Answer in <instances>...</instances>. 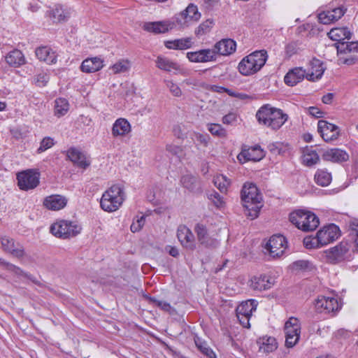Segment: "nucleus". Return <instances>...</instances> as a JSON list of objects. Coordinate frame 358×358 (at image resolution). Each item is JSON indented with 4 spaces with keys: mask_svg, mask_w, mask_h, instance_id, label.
Returning a JSON list of instances; mask_svg holds the SVG:
<instances>
[{
    "mask_svg": "<svg viewBox=\"0 0 358 358\" xmlns=\"http://www.w3.org/2000/svg\"><path fill=\"white\" fill-rule=\"evenodd\" d=\"M241 198L245 215L250 220L257 218L263 205L262 194L256 185L245 182L241 191Z\"/></svg>",
    "mask_w": 358,
    "mask_h": 358,
    "instance_id": "1",
    "label": "nucleus"
},
{
    "mask_svg": "<svg viewBox=\"0 0 358 358\" xmlns=\"http://www.w3.org/2000/svg\"><path fill=\"white\" fill-rule=\"evenodd\" d=\"M256 118L260 124L273 130H278L287 120L288 115L281 109L265 104L257 110Z\"/></svg>",
    "mask_w": 358,
    "mask_h": 358,
    "instance_id": "2",
    "label": "nucleus"
},
{
    "mask_svg": "<svg viewBox=\"0 0 358 358\" xmlns=\"http://www.w3.org/2000/svg\"><path fill=\"white\" fill-rule=\"evenodd\" d=\"M267 59L266 50H256L241 59L238 66V71L243 76L253 75L260 71Z\"/></svg>",
    "mask_w": 358,
    "mask_h": 358,
    "instance_id": "3",
    "label": "nucleus"
},
{
    "mask_svg": "<svg viewBox=\"0 0 358 358\" xmlns=\"http://www.w3.org/2000/svg\"><path fill=\"white\" fill-rule=\"evenodd\" d=\"M289 219L294 225L303 231H314L320 224L319 218L315 213L301 209L292 212Z\"/></svg>",
    "mask_w": 358,
    "mask_h": 358,
    "instance_id": "4",
    "label": "nucleus"
},
{
    "mask_svg": "<svg viewBox=\"0 0 358 358\" xmlns=\"http://www.w3.org/2000/svg\"><path fill=\"white\" fill-rule=\"evenodd\" d=\"M124 200V192L120 185H113L102 195L100 205L107 212L117 210Z\"/></svg>",
    "mask_w": 358,
    "mask_h": 358,
    "instance_id": "5",
    "label": "nucleus"
},
{
    "mask_svg": "<svg viewBox=\"0 0 358 358\" xmlns=\"http://www.w3.org/2000/svg\"><path fill=\"white\" fill-rule=\"evenodd\" d=\"M82 227L76 222L61 220L53 223L50 227V232L56 237L69 238L79 234Z\"/></svg>",
    "mask_w": 358,
    "mask_h": 358,
    "instance_id": "6",
    "label": "nucleus"
},
{
    "mask_svg": "<svg viewBox=\"0 0 358 358\" xmlns=\"http://www.w3.org/2000/svg\"><path fill=\"white\" fill-rule=\"evenodd\" d=\"M338 57V64H346L348 66L355 64L357 61L356 55L346 57L347 54L358 52V41L355 42H340L335 43Z\"/></svg>",
    "mask_w": 358,
    "mask_h": 358,
    "instance_id": "7",
    "label": "nucleus"
},
{
    "mask_svg": "<svg viewBox=\"0 0 358 358\" xmlns=\"http://www.w3.org/2000/svg\"><path fill=\"white\" fill-rule=\"evenodd\" d=\"M200 17L201 13L199 12L197 6L189 3L184 10L176 15L175 20L180 27L184 28L197 22Z\"/></svg>",
    "mask_w": 358,
    "mask_h": 358,
    "instance_id": "8",
    "label": "nucleus"
},
{
    "mask_svg": "<svg viewBox=\"0 0 358 358\" xmlns=\"http://www.w3.org/2000/svg\"><path fill=\"white\" fill-rule=\"evenodd\" d=\"M349 250L348 243L341 241L336 246L325 251L327 262L331 264H336L344 261Z\"/></svg>",
    "mask_w": 358,
    "mask_h": 358,
    "instance_id": "9",
    "label": "nucleus"
},
{
    "mask_svg": "<svg viewBox=\"0 0 358 358\" xmlns=\"http://www.w3.org/2000/svg\"><path fill=\"white\" fill-rule=\"evenodd\" d=\"M17 185L22 190L34 189L39 184V173L32 170H27L17 175Z\"/></svg>",
    "mask_w": 358,
    "mask_h": 358,
    "instance_id": "10",
    "label": "nucleus"
},
{
    "mask_svg": "<svg viewBox=\"0 0 358 358\" xmlns=\"http://www.w3.org/2000/svg\"><path fill=\"white\" fill-rule=\"evenodd\" d=\"M286 248V238L280 234L273 235L265 245V249L273 257H280L284 253Z\"/></svg>",
    "mask_w": 358,
    "mask_h": 358,
    "instance_id": "11",
    "label": "nucleus"
},
{
    "mask_svg": "<svg viewBox=\"0 0 358 358\" xmlns=\"http://www.w3.org/2000/svg\"><path fill=\"white\" fill-rule=\"evenodd\" d=\"M265 156L264 151L259 145L251 147L244 145L241 152L238 155L237 159L239 162L244 164L248 161L259 162Z\"/></svg>",
    "mask_w": 358,
    "mask_h": 358,
    "instance_id": "12",
    "label": "nucleus"
},
{
    "mask_svg": "<svg viewBox=\"0 0 358 358\" xmlns=\"http://www.w3.org/2000/svg\"><path fill=\"white\" fill-rule=\"evenodd\" d=\"M317 131L326 142L336 140L340 136L338 127L324 120L318 121Z\"/></svg>",
    "mask_w": 358,
    "mask_h": 358,
    "instance_id": "13",
    "label": "nucleus"
},
{
    "mask_svg": "<svg viewBox=\"0 0 358 358\" xmlns=\"http://www.w3.org/2000/svg\"><path fill=\"white\" fill-rule=\"evenodd\" d=\"M3 250L18 259L24 257L26 255L24 246L13 238L3 236L1 238Z\"/></svg>",
    "mask_w": 358,
    "mask_h": 358,
    "instance_id": "14",
    "label": "nucleus"
},
{
    "mask_svg": "<svg viewBox=\"0 0 358 358\" xmlns=\"http://www.w3.org/2000/svg\"><path fill=\"white\" fill-rule=\"evenodd\" d=\"M340 229L338 226L331 224L323 227L317 231L318 238L320 245H326L338 238L340 236Z\"/></svg>",
    "mask_w": 358,
    "mask_h": 358,
    "instance_id": "15",
    "label": "nucleus"
},
{
    "mask_svg": "<svg viewBox=\"0 0 358 358\" xmlns=\"http://www.w3.org/2000/svg\"><path fill=\"white\" fill-rule=\"evenodd\" d=\"M187 58L189 62L194 63H206L217 60V56L213 49H202L195 52H189L187 53Z\"/></svg>",
    "mask_w": 358,
    "mask_h": 358,
    "instance_id": "16",
    "label": "nucleus"
},
{
    "mask_svg": "<svg viewBox=\"0 0 358 358\" xmlns=\"http://www.w3.org/2000/svg\"><path fill=\"white\" fill-rule=\"evenodd\" d=\"M66 157L74 165L83 169H86L90 165V161L87 159L85 155L74 147L66 151Z\"/></svg>",
    "mask_w": 358,
    "mask_h": 358,
    "instance_id": "17",
    "label": "nucleus"
},
{
    "mask_svg": "<svg viewBox=\"0 0 358 358\" xmlns=\"http://www.w3.org/2000/svg\"><path fill=\"white\" fill-rule=\"evenodd\" d=\"M315 307L318 310H324L326 313H332L341 308L336 298L325 296L317 297L315 301Z\"/></svg>",
    "mask_w": 358,
    "mask_h": 358,
    "instance_id": "18",
    "label": "nucleus"
},
{
    "mask_svg": "<svg viewBox=\"0 0 358 358\" xmlns=\"http://www.w3.org/2000/svg\"><path fill=\"white\" fill-rule=\"evenodd\" d=\"M213 50L216 56L217 55H230L236 51V43L231 38H223L214 45Z\"/></svg>",
    "mask_w": 358,
    "mask_h": 358,
    "instance_id": "19",
    "label": "nucleus"
},
{
    "mask_svg": "<svg viewBox=\"0 0 358 358\" xmlns=\"http://www.w3.org/2000/svg\"><path fill=\"white\" fill-rule=\"evenodd\" d=\"M346 8L343 6L335 8L331 10L323 11L318 15L319 21L324 24L336 22L341 18L345 13Z\"/></svg>",
    "mask_w": 358,
    "mask_h": 358,
    "instance_id": "20",
    "label": "nucleus"
},
{
    "mask_svg": "<svg viewBox=\"0 0 358 358\" xmlns=\"http://www.w3.org/2000/svg\"><path fill=\"white\" fill-rule=\"evenodd\" d=\"M194 231L197 236L199 242L207 248H215L217 244V241L210 237L206 225L198 223L194 227Z\"/></svg>",
    "mask_w": 358,
    "mask_h": 358,
    "instance_id": "21",
    "label": "nucleus"
},
{
    "mask_svg": "<svg viewBox=\"0 0 358 358\" xmlns=\"http://www.w3.org/2000/svg\"><path fill=\"white\" fill-rule=\"evenodd\" d=\"M321 155L324 160L336 163L347 162L349 159L348 154L338 148L321 150Z\"/></svg>",
    "mask_w": 358,
    "mask_h": 358,
    "instance_id": "22",
    "label": "nucleus"
},
{
    "mask_svg": "<svg viewBox=\"0 0 358 358\" xmlns=\"http://www.w3.org/2000/svg\"><path fill=\"white\" fill-rule=\"evenodd\" d=\"M177 237L185 248L189 250L194 249V236L186 226L182 225L178 228Z\"/></svg>",
    "mask_w": 358,
    "mask_h": 358,
    "instance_id": "23",
    "label": "nucleus"
},
{
    "mask_svg": "<svg viewBox=\"0 0 358 358\" xmlns=\"http://www.w3.org/2000/svg\"><path fill=\"white\" fill-rule=\"evenodd\" d=\"M180 182L182 187L193 193L202 192L201 182L199 177L192 175H185L181 177Z\"/></svg>",
    "mask_w": 358,
    "mask_h": 358,
    "instance_id": "24",
    "label": "nucleus"
},
{
    "mask_svg": "<svg viewBox=\"0 0 358 358\" xmlns=\"http://www.w3.org/2000/svg\"><path fill=\"white\" fill-rule=\"evenodd\" d=\"M66 198L58 194L47 196L43 201L44 206L51 210L62 209L66 206Z\"/></svg>",
    "mask_w": 358,
    "mask_h": 358,
    "instance_id": "25",
    "label": "nucleus"
},
{
    "mask_svg": "<svg viewBox=\"0 0 358 358\" xmlns=\"http://www.w3.org/2000/svg\"><path fill=\"white\" fill-rule=\"evenodd\" d=\"M259 346V351L264 353H271L278 348V343L276 339L273 336H264L257 341Z\"/></svg>",
    "mask_w": 358,
    "mask_h": 358,
    "instance_id": "26",
    "label": "nucleus"
},
{
    "mask_svg": "<svg viewBox=\"0 0 358 358\" xmlns=\"http://www.w3.org/2000/svg\"><path fill=\"white\" fill-rule=\"evenodd\" d=\"M273 285V282L271 278L266 275H260L251 279L250 286L253 290L262 291L270 289Z\"/></svg>",
    "mask_w": 358,
    "mask_h": 358,
    "instance_id": "27",
    "label": "nucleus"
},
{
    "mask_svg": "<svg viewBox=\"0 0 358 358\" xmlns=\"http://www.w3.org/2000/svg\"><path fill=\"white\" fill-rule=\"evenodd\" d=\"M103 61L98 57L87 58L81 64L80 69L85 73H94L101 70Z\"/></svg>",
    "mask_w": 358,
    "mask_h": 358,
    "instance_id": "28",
    "label": "nucleus"
},
{
    "mask_svg": "<svg viewBox=\"0 0 358 358\" xmlns=\"http://www.w3.org/2000/svg\"><path fill=\"white\" fill-rule=\"evenodd\" d=\"M310 70L308 73H306V78L310 81H315L320 79L324 73V68L323 63L317 59H313L310 62Z\"/></svg>",
    "mask_w": 358,
    "mask_h": 358,
    "instance_id": "29",
    "label": "nucleus"
},
{
    "mask_svg": "<svg viewBox=\"0 0 358 358\" xmlns=\"http://www.w3.org/2000/svg\"><path fill=\"white\" fill-rule=\"evenodd\" d=\"M36 56L48 64H52L57 62V55L50 48L47 46L39 47L36 49Z\"/></svg>",
    "mask_w": 358,
    "mask_h": 358,
    "instance_id": "30",
    "label": "nucleus"
},
{
    "mask_svg": "<svg viewBox=\"0 0 358 358\" xmlns=\"http://www.w3.org/2000/svg\"><path fill=\"white\" fill-rule=\"evenodd\" d=\"M306 75L305 70L301 67H296L287 73L284 78V81L289 86H294L302 81Z\"/></svg>",
    "mask_w": 358,
    "mask_h": 358,
    "instance_id": "31",
    "label": "nucleus"
},
{
    "mask_svg": "<svg viewBox=\"0 0 358 358\" xmlns=\"http://www.w3.org/2000/svg\"><path fill=\"white\" fill-rule=\"evenodd\" d=\"M143 29L148 32L158 34L167 32L169 29H172V26L166 22L159 21L145 22L143 26Z\"/></svg>",
    "mask_w": 358,
    "mask_h": 358,
    "instance_id": "32",
    "label": "nucleus"
},
{
    "mask_svg": "<svg viewBox=\"0 0 358 358\" xmlns=\"http://www.w3.org/2000/svg\"><path fill=\"white\" fill-rule=\"evenodd\" d=\"M130 131V123L124 118H118L113 124L112 135L113 137L124 136Z\"/></svg>",
    "mask_w": 358,
    "mask_h": 358,
    "instance_id": "33",
    "label": "nucleus"
},
{
    "mask_svg": "<svg viewBox=\"0 0 358 358\" xmlns=\"http://www.w3.org/2000/svg\"><path fill=\"white\" fill-rule=\"evenodd\" d=\"M193 42L191 37L166 41L164 42L165 47L170 50H187L190 48Z\"/></svg>",
    "mask_w": 358,
    "mask_h": 358,
    "instance_id": "34",
    "label": "nucleus"
},
{
    "mask_svg": "<svg viewBox=\"0 0 358 358\" xmlns=\"http://www.w3.org/2000/svg\"><path fill=\"white\" fill-rule=\"evenodd\" d=\"M328 36L332 41H338V43L345 42V39L351 38L352 33L348 27H336L330 30Z\"/></svg>",
    "mask_w": 358,
    "mask_h": 358,
    "instance_id": "35",
    "label": "nucleus"
},
{
    "mask_svg": "<svg viewBox=\"0 0 358 358\" xmlns=\"http://www.w3.org/2000/svg\"><path fill=\"white\" fill-rule=\"evenodd\" d=\"M155 63L157 68L166 72L178 71L180 69V65L177 62L163 56H158Z\"/></svg>",
    "mask_w": 358,
    "mask_h": 358,
    "instance_id": "36",
    "label": "nucleus"
},
{
    "mask_svg": "<svg viewBox=\"0 0 358 358\" xmlns=\"http://www.w3.org/2000/svg\"><path fill=\"white\" fill-rule=\"evenodd\" d=\"M6 62L10 66L19 67L25 64L26 60L23 53L20 50L15 49L6 55Z\"/></svg>",
    "mask_w": 358,
    "mask_h": 358,
    "instance_id": "37",
    "label": "nucleus"
},
{
    "mask_svg": "<svg viewBox=\"0 0 358 358\" xmlns=\"http://www.w3.org/2000/svg\"><path fill=\"white\" fill-rule=\"evenodd\" d=\"M285 336H297L300 338L301 324L296 317H291L285 324Z\"/></svg>",
    "mask_w": 358,
    "mask_h": 358,
    "instance_id": "38",
    "label": "nucleus"
},
{
    "mask_svg": "<svg viewBox=\"0 0 358 358\" xmlns=\"http://www.w3.org/2000/svg\"><path fill=\"white\" fill-rule=\"evenodd\" d=\"M0 264L6 268V269L8 270V271L13 272L15 274H16L17 275L23 276V277L31 280L33 282H34L36 284L37 283V280H36L34 276H33L32 275H31L28 273H26L21 268H20L11 263H9L3 259H0Z\"/></svg>",
    "mask_w": 358,
    "mask_h": 358,
    "instance_id": "39",
    "label": "nucleus"
},
{
    "mask_svg": "<svg viewBox=\"0 0 358 358\" xmlns=\"http://www.w3.org/2000/svg\"><path fill=\"white\" fill-rule=\"evenodd\" d=\"M257 306V302L255 299H250L245 301H243L236 308V314L241 315H251L252 312L255 311Z\"/></svg>",
    "mask_w": 358,
    "mask_h": 358,
    "instance_id": "40",
    "label": "nucleus"
},
{
    "mask_svg": "<svg viewBox=\"0 0 358 358\" xmlns=\"http://www.w3.org/2000/svg\"><path fill=\"white\" fill-rule=\"evenodd\" d=\"M314 180L317 185L327 187L332 180L331 173L327 169H317L314 176Z\"/></svg>",
    "mask_w": 358,
    "mask_h": 358,
    "instance_id": "41",
    "label": "nucleus"
},
{
    "mask_svg": "<svg viewBox=\"0 0 358 358\" xmlns=\"http://www.w3.org/2000/svg\"><path fill=\"white\" fill-rule=\"evenodd\" d=\"M320 162V156L316 150L312 148H307L304 150L303 162L307 166H313Z\"/></svg>",
    "mask_w": 358,
    "mask_h": 358,
    "instance_id": "42",
    "label": "nucleus"
},
{
    "mask_svg": "<svg viewBox=\"0 0 358 358\" xmlns=\"http://www.w3.org/2000/svg\"><path fill=\"white\" fill-rule=\"evenodd\" d=\"M301 41H292L287 43L285 46V54L287 58L289 59L293 55L298 54L301 50Z\"/></svg>",
    "mask_w": 358,
    "mask_h": 358,
    "instance_id": "43",
    "label": "nucleus"
},
{
    "mask_svg": "<svg viewBox=\"0 0 358 358\" xmlns=\"http://www.w3.org/2000/svg\"><path fill=\"white\" fill-rule=\"evenodd\" d=\"M69 109L68 101L64 98H58L55 101V115L57 117L64 115Z\"/></svg>",
    "mask_w": 358,
    "mask_h": 358,
    "instance_id": "44",
    "label": "nucleus"
},
{
    "mask_svg": "<svg viewBox=\"0 0 358 358\" xmlns=\"http://www.w3.org/2000/svg\"><path fill=\"white\" fill-rule=\"evenodd\" d=\"M52 17L54 22H64L69 17V13L64 10L61 6H56L52 10Z\"/></svg>",
    "mask_w": 358,
    "mask_h": 358,
    "instance_id": "45",
    "label": "nucleus"
},
{
    "mask_svg": "<svg viewBox=\"0 0 358 358\" xmlns=\"http://www.w3.org/2000/svg\"><path fill=\"white\" fill-rule=\"evenodd\" d=\"M191 138L194 141L196 147L199 149V146L202 145L203 147H207L210 136L208 134H201L199 132H193L191 134Z\"/></svg>",
    "mask_w": 358,
    "mask_h": 358,
    "instance_id": "46",
    "label": "nucleus"
},
{
    "mask_svg": "<svg viewBox=\"0 0 358 358\" xmlns=\"http://www.w3.org/2000/svg\"><path fill=\"white\" fill-rule=\"evenodd\" d=\"M195 345L201 353L209 358H215L216 355L211 348L207 344L202 341L199 338H194Z\"/></svg>",
    "mask_w": 358,
    "mask_h": 358,
    "instance_id": "47",
    "label": "nucleus"
},
{
    "mask_svg": "<svg viewBox=\"0 0 358 358\" xmlns=\"http://www.w3.org/2000/svg\"><path fill=\"white\" fill-rule=\"evenodd\" d=\"M215 186L221 192H226L230 184L229 180L222 175L217 176L213 180Z\"/></svg>",
    "mask_w": 358,
    "mask_h": 358,
    "instance_id": "48",
    "label": "nucleus"
},
{
    "mask_svg": "<svg viewBox=\"0 0 358 358\" xmlns=\"http://www.w3.org/2000/svg\"><path fill=\"white\" fill-rule=\"evenodd\" d=\"M208 130L212 135L217 137H225L227 136V131L221 124H208Z\"/></svg>",
    "mask_w": 358,
    "mask_h": 358,
    "instance_id": "49",
    "label": "nucleus"
},
{
    "mask_svg": "<svg viewBox=\"0 0 358 358\" xmlns=\"http://www.w3.org/2000/svg\"><path fill=\"white\" fill-rule=\"evenodd\" d=\"M320 239L318 238L317 234L315 236H307L303 238V245L308 249L320 248V242H319Z\"/></svg>",
    "mask_w": 358,
    "mask_h": 358,
    "instance_id": "50",
    "label": "nucleus"
},
{
    "mask_svg": "<svg viewBox=\"0 0 358 358\" xmlns=\"http://www.w3.org/2000/svg\"><path fill=\"white\" fill-rule=\"evenodd\" d=\"M213 21L210 20H207L205 22H202L195 30V34L197 36H203L207 33H208L212 27Z\"/></svg>",
    "mask_w": 358,
    "mask_h": 358,
    "instance_id": "51",
    "label": "nucleus"
},
{
    "mask_svg": "<svg viewBox=\"0 0 358 358\" xmlns=\"http://www.w3.org/2000/svg\"><path fill=\"white\" fill-rule=\"evenodd\" d=\"M34 83L38 87H44L49 80V76L47 73H41L34 77Z\"/></svg>",
    "mask_w": 358,
    "mask_h": 358,
    "instance_id": "52",
    "label": "nucleus"
},
{
    "mask_svg": "<svg viewBox=\"0 0 358 358\" xmlns=\"http://www.w3.org/2000/svg\"><path fill=\"white\" fill-rule=\"evenodd\" d=\"M164 82L166 87L174 96L178 97L182 95V91L177 84L169 80H166Z\"/></svg>",
    "mask_w": 358,
    "mask_h": 358,
    "instance_id": "53",
    "label": "nucleus"
},
{
    "mask_svg": "<svg viewBox=\"0 0 358 358\" xmlns=\"http://www.w3.org/2000/svg\"><path fill=\"white\" fill-rule=\"evenodd\" d=\"M54 140L50 137H45L41 141L40 146L37 149L38 153H41L54 145Z\"/></svg>",
    "mask_w": 358,
    "mask_h": 358,
    "instance_id": "54",
    "label": "nucleus"
},
{
    "mask_svg": "<svg viewBox=\"0 0 358 358\" xmlns=\"http://www.w3.org/2000/svg\"><path fill=\"white\" fill-rule=\"evenodd\" d=\"M145 222V217L142 215L141 217H138L137 220L135 222H133L130 227V229L132 232L135 233L141 229Z\"/></svg>",
    "mask_w": 358,
    "mask_h": 358,
    "instance_id": "55",
    "label": "nucleus"
},
{
    "mask_svg": "<svg viewBox=\"0 0 358 358\" xmlns=\"http://www.w3.org/2000/svg\"><path fill=\"white\" fill-rule=\"evenodd\" d=\"M129 63L127 61H122L115 63L112 66V70L115 73L125 72L129 69Z\"/></svg>",
    "mask_w": 358,
    "mask_h": 358,
    "instance_id": "56",
    "label": "nucleus"
},
{
    "mask_svg": "<svg viewBox=\"0 0 358 358\" xmlns=\"http://www.w3.org/2000/svg\"><path fill=\"white\" fill-rule=\"evenodd\" d=\"M208 198L211 200L214 205L217 208L221 207L223 204L222 197L215 191L208 194Z\"/></svg>",
    "mask_w": 358,
    "mask_h": 358,
    "instance_id": "57",
    "label": "nucleus"
},
{
    "mask_svg": "<svg viewBox=\"0 0 358 358\" xmlns=\"http://www.w3.org/2000/svg\"><path fill=\"white\" fill-rule=\"evenodd\" d=\"M150 301L154 303L157 307L160 308L163 310L169 312L171 308L169 303L158 300L155 297H150Z\"/></svg>",
    "mask_w": 358,
    "mask_h": 358,
    "instance_id": "58",
    "label": "nucleus"
},
{
    "mask_svg": "<svg viewBox=\"0 0 358 358\" xmlns=\"http://www.w3.org/2000/svg\"><path fill=\"white\" fill-rule=\"evenodd\" d=\"M310 263L306 260H299L293 263L292 266L295 270H306L309 267Z\"/></svg>",
    "mask_w": 358,
    "mask_h": 358,
    "instance_id": "59",
    "label": "nucleus"
},
{
    "mask_svg": "<svg viewBox=\"0 0 358 358\" xmlns=\"http://www.w3.org/2000/svg\"><path fill=\"white\" fill-rule=\"evenodd\" d=\"M173 135L180 139H184L186 136L185 133L184 132V129L181 125L177 124L175 125L173 128Z\"/></svg>",
    "mask_w": 358,
    "mask_h": 358,
    "instance_id": "60",
    "label": "nucleus"
},
{
    "mask_svg": "<svg viewBox=\"0 0 358 358\" xmlns=\"http://www.w3.org/2000/svg\"><path fill=\"white\" fill-rule=\"evenodd\" d=\"M236 316L243 327L247 329L250 328V318L251 315H241L239 314H236Z\"/></svg>",
    "mask_w": 358,
    "mask_h": 358,
    "instance_id": "61",
    "label": "nucleus"
},
{
    "mask_svg": "<svg viewBox=\"0 0 358 358\" xmlns=\"http://www.w3.org/2000/svg\"><path fill=\"white\" fill-rule=\"evenodd\" d=\"M299 338L297 336H285V346L287 348H292L299 342Z\"/></svg>",
    "mask_w": 358,
    "mask_h": 358,
    "instance_id": "62",
    "label": "nucleus"
},
{
    "mask_svg": "<svg viewBox=\"0 0 358 358\" xmlns=\"http://www.w3.org/2000/svg\"><path fill=\"white\" fill-rule=\"evenodd\" d=\"M308 111L310 115L315 117L316 118H320L323 117L324 113L320 110L317 107L310 106L308 108Z\"/></svg>",
    "mask_w": 358,
    "mask_h": 358,
    "instance_id": "63",
    "label": "nucleus"
},
{
    "mask_svg": "<svg viewBox=\"0 0 358 358\" xmlns=\"http://www.w3.org/2000/svg\"><path fill=\"white\" fill-rule=\"evenodd\" d=\"M350 235L354 236L358 234V219H352L350 220Z\"/></svg>",
    "mask_w": 358,
    "mask_h": 358,
    "instance_id": "64",
    "label": "nucleus"
}]
</instances>
